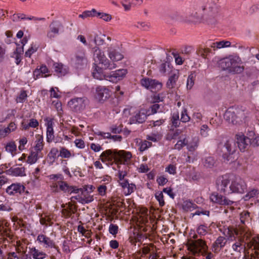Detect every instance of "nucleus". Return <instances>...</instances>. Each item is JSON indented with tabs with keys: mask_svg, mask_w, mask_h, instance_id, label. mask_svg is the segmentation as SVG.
<instances>
[{
	"mask_svg": "<svg viewBox=\"0 0 259 259\" xmlns=\"http://www.w3.org/2000/svg\"><path fill=\"white\" fill-rule=\"evenodd\" d=\"M153 104L150 107L151 113L155 114L157 112H162L164 106L162 104L153 103Z\"/></svg>",
	"mask_w": 259,
	"mask_h": 259,
	"instance_id": "nucleus-31",
	"label": "nucleus"
},
{
	"mask_svg": "<svg viewBox=\"0 0 259 259\" xmlns=\"http://www.w3.org/2000/svg\"><path fill=\"white\" fill-rule=\"evenodd\" d=\"M141 84L146 89L150 90L153 93L160 91L162 87L161 82L149 78H145L141 80Z\"/></svg>",
	"mask_w": 259,
	"mask_h": 259,
	"instance_id": "nucleus-8",
	"label": "nucleus"
},
{
	"mask_svg": "<svg viewBox=\"0 0 259 259\" xmlns=\"http://www.w3.org/2000/svg\"><path fill=\"white\" fill-rule=\"evenodd\" d=\"M252 246H253L254 249L255 250V253L258 255V251H259V236L254 237L252 239Z\"/></svg>",
	"mask_w": 259,
	"mask_h": 259,
	"instance_id": "nucleus-39",
	"label": "nucleus"
},
{
	"mask_svg": "<svg viewBox=\"0 0 259 259\" xmlns=\"http://www.w3.org/2000/svg\"><path fill=\"white\" fill-rule=\"evenodd\" d=\"M81 190H79V192H81V196L82 197V199L84 201H86L87 199H91L90 201L88 202V203L92 202L94 200L93 196L90 195L89 194L88 191L84 192L83 189L79 188Z\"/></svg>",
	"mask_w": 259,
	"mask_h": 259,
	"instance_id": "nucleus-35",
	"label": "nucleus"
},
{
	"mask_svg": "<svg viewBox=\"0 0 259 259\" xmlns=\"http://www.w3.org/2000/svg\"><path fill=\"white\" fill-rule=\"evenodd\" d=\"M37 50V48H34L33 47H31L25 53L26 57H30L31 55Z\"/></svg>",
	"mask_w": 259,
	"mask_h": 259,
	"instance_id": "nucleus-60",
	"label": "nucleus"
},
{
	"mask_svg": "<svg viewBox=\"0 0 259 259\" xmlns=\"http://www.w3.org/2000/svg\"><path fill=\"white\" fill-rule=\"evenodd\" d=\"M44 144H43V139L41 136H39V138L37 139V143L36 145L34 146V150L36 151V152L38 153L41 151V150L43 149Z\"/></svg>",
	"mask_w": 259,
	"mask_h": 259,
	"instance_id": "nucleus-36",
	"label": "nucleus"
},
{
	"mask_svg": "<svg viewBox=\"0 0 259 259\" xmlns=\"http://www.w3.org/2000/svg\"><path fill=\"white\" fill-rule=\"evenodd\" d=\"M38 125V122L35 119H31L28 124L27 127H36Z\"/></svg>",
	"mask_w": 259,
	"mask_h": 259,
	"instance_id": "nucleus-64",
	"label": "nucleus"
},
{
	"mask_svg": "<svg viewBox=\"0 0 259 259\" xmlns=\"http://www.w3.org/2000/svg\"><path fill=\"white\" fill-rule=\"evenodd\" d=\"M74 199L77 200L79 202L81 203V204L88 203V202L90 201V200H91L87 199L86 200V201H84L82 199L81 195L72 197L71 198V201H73Z\"/></svg>",
	"mask_w": 259,
	"mask_h": 259,
	"instance_id": "nucleus-56",
	"label": "nucleus"
},
{
	"mask_svg": "<svg viewBox=\"0 0 259 259\" xmlns=\"http://www.w3.org/2000/svg\"><path fill=\"white\" fill-rule=\"evenodd\" d=\"M88 103L89 100L85 97H77L71 99L68 105L72 111L77 113L83 111Z\"/></svg>",
	"mask_w": 259,
	"mask_h": 259,
	"instance_id": "nucleus-7",
	"label": "nucleus"
},
{
	"mask_svg": "<svg viewBox=\"0 0 259 259\" xmlns=\"http://www.w3.org/2000/svg\"><path fill=\"white\" fill-rule=\"evenodd\" d=\"M59 185V188L61 190L66 192V188H68V184L64 181H61L58 182Z\"/></svg>",
	"mask_w": 259,
	"mask_h": 259,
	"instance_id": "nucleus-59",
	"label": "nucleus"
},
{
	"mask_svg": "<svg viewBox=\"0 0 259 259\" xmlns=\"http://www.w3.org/2000/svg\"><path fill=\"white\" fill-rule=\"evenodd\" d=\"M97 16L100 17V18L106 22L110 21L112 19V17L110 14L104 13H98Z\"/></svg>",
	"mask_w": 259,
	"mask_h": 259,
	"instance_id": "nucleus-44",
	"label": "nucleus"
},
{
	"mask_svg": "<svg viewBox=\"0 0 259 259\" xmlns=\"http://www.w3.org/2000/svg\"><path fill=\"white\" fill-rule=\"evenodd\" d=\"M7 174L12 175L14 176H25V168L22 167H11L6 171Z\"/></svg>",
	"mask_w": 259,
	"mask_h": 259,
	"instance_id": "nucleus-24",
	"label": "nucleus"
},
{
	"mask_svg": "<svg viewBox=\"0 0 259 259\" xmlns=\"http://www.w3.org/2000/svg\"><path fill=\"white\" fill-rule=\"evenodd\" d=\"M27 97V94L25 91H23L21 93L17 99V102H23Z\"/></svg>",
	"mask_w": 259,
	"mask_h": 259,
	"instance_id": "nucleus-58",
	"label": "nucleus"
},
{
	"mask_svg": "<svg viewBox=\"0 0 259 259\" xmlns=\"http://www.w3.org/2000/svg\"><path fill=\"white\" fill-rule=\"evenodd\" d=\"M37 240L41 243H44V245H46V247H54L57 249V251H59L58 247L56 246L53 241L46 236L43 234H40L37 236Z\"/></svg>",
	"mask_w": 259,
	"mask_h": 259,
	"instance_id": "nucleus-21",
	"label": "nucleus"
},
{
	"mask_svg": "<svg viewBox=\"0 0 259 259\" xmlns=\"http://www.w3.org/2000/svg\"><path fill=\"white\" fill-rule=\"evenodd\" d=\"M236 137L237 140L235 142L237 147H238L240 151H244L249 145V143L250 142V138L246 137L243 135H236Z\"/></svg>",
	"mask_w": 259,
	"mask_h": 259,
	"instance_id": "nucleus-14",
	"label": "nucleus"
},
{
	"mask_svg": "<svg viewBox=\"0 0 259 259\" xmlns=\"http://www.w3.org/2000/svg\"><path fill=\"white\" fill-rule=\"evenodd\" d=\"M47 141L50 143L54 139V131L53 128L52 124L51 122H48V126H47Z\"/></svg>",
	"mask_w": 259,
	"mask_h": 259,
	"instance_id": "nucleus-30",
	"label": "nucleus"
},
{
	"mask_svg": "<svg viewBox=\"0 0 259 259\" xmlns=\"http://www.w3.org/2000/svg\"><path fill=\"white\" fill-rule=\"evenodd\" d=\"M104 35H96L94 39V43L97 46L102 45L104 42L103 37H105Z\"/></svg>",
	"mask_w": 259,
	"mask_h": 259,
	"instance_id": "nucleus-41",
	"label": "nucleus"
},
{
	"mask_svg": "<svg viewBox=\"0 0 259 259\" xmlns=\"http://www.w3.org/2000/svg\"><path fill=\"white\" fill-rule=\"evenodd\" d=\"M6 150L7 151H9L12 153L14 151L16 150V145L15 144L14 142H11L8 144L6 146Z\"/></svg>",
	"mask_w": 259,
	"mask_h": 259,
	"instance_id": "nucleus-45",
	"label": "nucleus"
},
{
	"mask_svg": "<svg viewBox=\"0 0 259 259\" xmlns=\"http://www.w3.org/2000/svg\"><path fill=\"white\" fill-rule=\"evenodd\" d=\"M157 182L159 185L163 186L167 183V180L163 176H161L157 179Z\"/></svg>",
	"mask_w": 259,
	"mask_h": 259,
	"instance_id": "nucleus-62",
	"label": "nucleus"
},
{
	"mask_svg": "<svg viewBox=\"0 0 259 259\" xmlns=\"http://www.w3.org/2000/svg\"><path fill=\"white\" fill-rule=\"evenodd\" d=\"M198 146V140L194 139L192 143L188 146V149L190 151H194Z\"/></svg>",
	"mask_w": 259,
	"mask_h": 259,
	"instance_id": "nucleus-43",
	"label": "nucleus"
},
{
	"mask_svg": "<svg viewBox=\"0 0 259 259\" xmlns=\"http://www.w3.org/2000/svg\"><path fill=\"white\" fill-rule=\"evenodd\" d=\"M30 253L34 259H44L47 254L43 252L39 251L35 248H32L30 250Z\"/></svg>",
	"mask_w": 259,
	"mask_h": 259,
	"instance_id": "nucleus-28",
	"label": "nucleus"
},
{
	"mask_svg": "<svg viewBox=\"0 0 259 259\" xmlns=\"http://www.w3.org/2000/svg\"><path fill=\"white\" fill-rule=\"evenodd\" d=\"M180 133L181 132L179 130H170L166 136V139L169 141L175 139L179 136Z\"/></svg>",
	"mask_w": 259,
	"mask_h": 259,
	"instance_id": "nucleus-33",
	"label": "nucleus"
},
{
	"mask_svg": "<svg viewBox=\"0 0 259 259\" xmlns=\"http://www.w3.org/2000/svg\"><path fill=\"white\" fill-rule=\"evenodd\" d=\"M110 96V92L105 87L99 86L96 89L95 98L100 102H103Z\"/></svg>",
	"mask_w": 259,
	"mask_h": 259,
	"instance_id": "nucleus-12",
	"label": "nucleus"
},
{
	"mask_svg": "<svg viewBox=\"0 0 259 259\" xmlns=\"http://www.w3.org/2000/svg\"><path fill=\"white\" fill-rule=\"evenodd\" d=\"M246 189V185L245 182L241 179H236L232 182L229 187V193H237L242 194Z\"/></svg>",
	"mask_w": 259,
	"mask_h": 259,
	"instance_id": "nucleus-9",
	"label": "nucleus"
},
{
	"mask_svg": "<svg viewBox=\"0 0 259 259\" xmlns=\"http://www.w3.org/2000/svg\"><path fill=\"white\" fill-rule=\"evenodd\" d=\"M58 152L59 151L57 148H53L51 150V151L49 152L48 156L51 159H53V160H54Z\"/></svg>",
	"mask_w": 259,
	"mask_h": 259,
	"instance_id": "nucleus-53",
	"label": "nucleus"
},
{
	"mask_svg": "<svg viewBox=\"0 0 259 259\" xmlns=\"http://www.w3.org/2000/svg\"><path fill=\"white\" fill-rule=\"evenodd\" d=\"M239 259H259V257H256L253 253L250 254L248 252L244 251L243 257Z\"/></svg>",
	"mask_w": 259,
	"mask_h": 259,
	"instance_id": "nucleus-57",
	"label": "nucleus"
},
{
	"mask_svg": "<svg viewBox=\"0 0 259 259\" xmlns=\"http://www.w3.org/2000/svg\"><path fill=\"white\" fill-rule=\"evenodd\" d=\"M147 119V115L145 112L141 111L137 113L135 116L132 117L130 119L131 123H142Z\"/></svg>",
	"mask_w": 259,
	"mask_h": 259,
	"instance_id": "nucleus-23",
	"label": "nucleus"
},
{
	"mask_svg": "<svg viewBox=\"0 0 259 259\" xmlns=\"http://www.w3.org/2000/svg\"><path fill=\"white\" fill-rule=\"evenodd\" d=\"M132 157V154L130 152L124 151H117L116 150H107L102 153L100 159L103 162L107 161L112 162L113 160L117 162L122 163V160L127 162Z\"/></svg>",
	"mask_w": 259,
	"mask_h": 259,
	"instance_id": "nucleus-4",
	"label": "nucleus"
},
{
	"mask_svg": "<svg viewBox=\"0 0 259 259\" xmlns=\"http://www.w3.org/2000/svg\"><path fill=\"white\" fill-rule=\"evenodd\" d=\"M195 204H193L191 202L186 201L184 202L182 205V207L185 211H188L189 210H191L192 208L193 209L195 208Z\"/></svg>",
	"mask_w": 259,
	"mask_h": 259,
	"instance_id": "nucleus-38",
	"label": "nucleus"
},
{
	"mask_svg": "<svg viewBox=\"0 0 259 259\" xmlns=\"http://www.w3.org/2000/svg\"><path fill=\"white\" fill-rule=\"evenodd\" d=\"M53 68L59 76H64L67 73V69L62 63H54Z\"/></svg>",
	"mask_w": 259,
	"mask_h": 259,
	"instance_id": "nucleus-25",
	"label": "nucleus"
},
{
	"mask_svg": "<svg viewBox=\"0 0 259 259\" xmlns=\"http://www.w3.org/2000/svg\"><path fill=\"white\" fill-rule=\"evenodd\" d=\"M188 23L197 24L200 23H204V18L202 14L199 12L193 11L188 14L183 19Z\"/></svg>",
	"mask_w": 259,
	"mask_h": 259,
	"instance_id": "nucleus-11",
	"label": "nucleus"
},
{
	"mask_svg": "<svg viewBox=\"0 0 259 259\" xmlns=\"http://www.w3.org/2000/svg\"><path fill=\"white\" fill-rule=\"evenodd\" d=\"M71 61L77 68H81L87 64V58L85 56V51L83 50L78 51L74 57L71 59Z\"/></svg>",
	"mask_w": 259,
	"mask_h": 259,
	"instance_id": "nucleus-10",
	"label": "nucleus"
},
{
	"mask_svg": "<svg viewBox=\"0 0 259 259\" xmlns=\"http://www.w3.org/2000/svg\"><path fill=\"white\" fill-rule=\"evenodd\" d=\"M151 145H152V143L151 142L145 141L144 142L142 143L140 145V151L143 152V151H145Z\"/></svg>",
	"mask_w": 259,
	"mask_h": 259,
	"instance_id": "nucleus-52",
	"label": "nucleus"
},
{
	"mask_svg": "<svg viewBox=\"0 0 259 259\" xmlns=\"http://www.w3.org/2000/svg\"><path fill=\"white\" fill-rule=\"evenodd\" d=\"M62 26V24L59 21H53L49 26L50 31L47 34L48 36L50 38L54 37L52 33L55 34H59V29Z\"/></svg>",
	"mask_w": 259,
	"mask_h": 259,
	"instance_id": "nucleus-20",
	"label": "nucleus"
},
{
	"mask_svg": "<svg viewBox=\"0 0 259 259\" xmlns=\"http://www.w3.org/2000/svg\"><path fill=\"white\" fill-rule=\"evenodd\" d=\"M107 52L109 57L113 62L120 61L123 58V55L113 47H109Z\"/></svg>",
	"mask_w": 259,
	"mask_h": 259,
	"instance_id": "nucleus-18",
	"label": "nucleus"
},
{
	"mask_svg": "<svg viewBox=\"0 0 259 259\" xmlns=\"http://www.w3.org/2000/svg\"><path fill=\"white\" fill-rule=\"evenodd\" d=\"M154 93L155 94L151 96V102L152 103H158L163 101V97H160V94Z\"/></svg>",
	"mask_w": 259,
	"mask_h": 259,
	"instance_id": "nucleus-40",
	"label": "nucleus"
},
{
	"mask_svg": "<svg viewBox=\"0 0 259 259\" xmlns=\"http://www.w3.org/2000/svg\"><path fill=\"white\" fill-rule=\"evenodd\" d=\"M93 50L94 60L96 62H98L105 55L98 47H95L93 48Z\"/></svg>",
	"mask_w": 259,
	"mask_h": 259,
	"instance_id": "nucleus-27",
	"label": "nucleus"
},
{
	"mask_svg": "<svg viewBox=\"0 0 259 259\" xmlns=\"http://www.w3.org/2000/svg\"><path fill=\"white\" fill-rule=\"evenodd\" d=\"M99 65H101V67L97 66L96 64H94L95 68L97 66L102 69L112 70L116 67V65L113 61L110 62L105 56L102 57L100 60L98 62Z\"/></svg>",
	"mask_w": 259,
	"mask_h": 259,
	"instance_id": "nucleus-16",
	"label": "nucleus"
},
{
	"mask_svg": "<svg viewBox=\"0 0 259 259\" xmlns=\"http://www.w3.org/2000/svg\"><path fill=\"white\" fill-rule=\"evenodd\" d=\"M85 12L87 17L97 16V13H98L95 9H93L91 11H87Z\"/></svg>",
	"mask_w": 259,
	"mask_h": 259,
	"instance_id": "nucleus-63",
	"label": "nucleus"
},
{
	"mask_svg": "<svg viewBox=\"0 0 259 259\" xmlns=\"http://www.w3.org/2000/svg\"><path fill=\"white\" fill-rule=\"evenodd\" d=\"M71 155V153L68 149L64 147H61L58 156H60L62 158H69Z\"/></svg>",
	"mask_w": 259,
	"mask_h": 259,
	"instance_id": "nucleus-37",
	"label": "nucleus"
},
{
	"mask_svg": "<svg viewBox=\"0 0 259 259\" xmlns=\"http://www.w3.org/2000/svg\"><path fill=\"white\" fill-rule=\"evenodd\" d=\"M230 184V180L226 176H221L219 177L216 181L218 190L220 192H223L225 194H229V187L228 185Z\"/></svg>",
	"mask_w": 259,
	"mask_h": 259,
	"instance_id": "nucleus-13",
	"label": "nucleus"
},
{
	"mask_svg": "<svg viewBox=\"0 0 259 259\" xmlns=\"http://www.w3.org/2000/svg\"><path fill=\"white\" fill-rule=\"evenodd\" d=\"M178 77L179 75L176 73H174L171 75L169 77L168 81L166 83L167 88L169 89H171L175 88Z\"/></svg>",
	"mask_w": 259,
	"mask_h": 259,
	"instance_id": "nucleus-26",
	"label": "nucleus"
},
{
	"mask_svg": "<svg viewBox=\"0 0 259 259\" xmlns=\"http://www.w3.org/2000/svg\"><path fill=\"white\" fill-rule=\"evenodd\" d=\"M227 242V239L223 236L219 237L212 244V250L214 253H218L225 246Z\"/></svg>",
	"mask_w": 259,
	"mask_h": 259,
	"instance_id": "nucleus-19",
	"label": "nucleus"
},
{
	"mask_svg": "<svg viewBox=\"0 0 259 259\" xmlns=\"http://www.w3.org/2000/svg\"><path fill=\"white\" fill-rule=\"evenodd\" d=\"M127 73V70L124 69H118L112 71L109 74H104L101 68L96 66L92 72L93 76L99 80L105 79L113 82H116L121 80Z\"/></svg>",
	"mask_w": 259,
	"mask_h": 259,
	"instance_id": "nucleus-3",
	"label": "nucleus"
},
{
	"mask_svg": "<svg viewBox=\"0 0 259 259\" xmlns=\"http://www.w3.org/2000/svg\"><path fill=\"white\" fill-rule=\"evenodd\" d=\"M25 187L20 183H14L8 187L6 192L9 195H14L16 193L21 194L24 192Z\"/></svg>",
	"mask_w": 259,
	"mask_h": 259,
	"instance_id": "nucleus-17",
	"label": "nucleus"
},
{
	"mask_svg": "<svg viewBox=\"0 0 259 259\" xmlns=\"http://www.w3.org/2000/svg\"><path fill=\"white\" fill-rule=\"evenodd\" d=\"M258 194V191L256 189H253L249 191L245 196L244 197V199L245 201L248 200L251 198L254 197L256 195Z\"/></svg>",
	"mask_w": 259,
	"mask_h": 259,
	"instance_id": "nucleus-47",
	"label": "nucleus"
},
{
	"mask_svg": "<svg viewBox=\"0 0 259 259\" xmlns=\"http://www.w3.org/2000/svg\"><path fill=\"white\" fill-rule=\"evenodd\" d=\"M217 49H221L225 47H230L231 42L229 41H221L216 42Z\"/></svg>",
	"mask_w": 259,
	"mask_h": 259,
	"instance_id": "nucleus-49",
	"label": "nucleus"
},
{
	"mask_svg": "<svg viewBox=\"0 0 259 259\" xmlns=\"http://www.w3.org/2000/svg\"><path fill=\"white\" fill-rule=\"evenodd\" d=\"M215 162L216 161L214 158L212 156H208L203 160L204 166L207 168H211L214 166Z\"/></svg>",
	"mask_w": 259,
	"mask_h": 259,
	"instance_id": "nucleus-29",
	"label": "nucleus"
},
{
	"mask_svg": "<svg viewBox=\"0 0 259 259\" xmlns=\"http://www.w3.org/2000/svg\"><path fill=\"white\" fill-rule=\"evenodd\" d=\"M219 7L218 0H209L202 6L204 23L211 26L217 24Z\"/></svg>",
	"mask_w": 259,
	"mask_h": 259,
	"instance_id": "nucleus-1",
	"label": "nucleus"
},
{
	"mask_svg": "<svg viewBox=\"0 0 259 259\" xmlns=\"http://www.w3.org/2000/svg\"><path fill=\"white\" fill-rule=\"evenodd\" d=\"M190 246L196 249H200L205 250L207 249V246L205 241L202 239L191 240L190 242Z\"/></svg>",
	"mask_w": 259,
	"mask_h": 259,
	"instance_id": "nucleus-22",
	"label": "nucleus"
},
{
	"mask_svg": "<svg viewBox=\"0 0 259 259\" xmlns=\"http://www.w3.org/2000/svg\"><path fill=\"white\" fill-rule=\"evenodd\" d=\"M237 150V145L235 141L228 140L222 141L218 145L217 152L222 155L225 161L232 162L235 158L233 156Z\"/></svg>",
	"mask_w": 259,
	"mask_h": 259,
	"instance_id": "nucleus-2",
	"label": "nucleus"
},
{
	"mask_svg": "<svg viewBox=\"0 0 259 259\" xmlns=\"http://www.w3.org/2000/svg\"><path fill=\"white\" fill-rule=\"evenodd\" d=\"M118 230V227L116 225H114L112 224H110L109 228V231L110 233L113 235H115L117 233Z\"/></svg>",
	"mask_w": 259,
	"mask_h": 259,
	"instance_id": "nucleus-50",
	"label": "nucleus"
},
{
	"mask_svg": "<svg viewBox=\"0 0 259 259\" xmlns=\"http://www.w3.org/2000/svg\"><path fill=\"white\" fill-rule=\"evenodd\" d=\"M194 84V79L192 74L189 75L187 78V88L190 90Z\"/></svg>",
	"mask_w": 259,
	"mask_h": 259,
	"instance_id": "nucleus-48",
	"label": "nucleus"
},
{
	"mask_svg": "<svg viewBox=\"0 0 259 259\" xmlns=\"http://www.w3.org/2000/svg\"><path fill=\"white\" fill-rule=\"evenodd\" d=\"M106 189L107 188L105 185H100L98 188L99 194L102 196L104 195L106 193Z\"/></svg>",
	"mask_w": 259,
	"mask_h": 259,
	"instance_id": "nucleus-61",
	"label": "nucleus"
},
{
	"mask_svg": "<svg viewBox=\"0 0 259 259\" xmlns=\"http://www.w3.org/2000/svg\"><path fill=\"white\" fill-rule=\"evenodd\" d=\"M249 145L253 146L256 147L259 146V136L255 137L253 138H250Z\"/></svg>",
	"mask_w": 259,
	"mask_h": 259,
	"instance_id": "nucleus-55",
	"label": "nucleus"
},
{
	"mask_svg": "<svg viewBox=\"0 0 259 259\" xmlns=\"http://www.w3.org/2000/svg\"><path fill=\"white\" fill-rule=\"evenodd\" d=\"M79 190H81L79 188H77L75 186H70L68 185V188H66V192L69 193H77L79 192Z\"/></svg>",
	"mask_w": 259,
	"mask_h": 259,
	"instance_id": "nucleus-51",
	"label": "nucleus"
},
{
	"mask_svg": "<svg viewBox=\"0 0 259 259\" xmlns=\"http://www.w3.org/2000/svg\"><path fill=\"white\" fill-rule=\"evenodd\" d=\"M207 228L204 225H200L197 229V232L199 235L204 236L207 233Z\"/></svg>",
	"mask_w": 259,
	"mask_h": 259,
	"instance_id": "nucleus-46",
	"label": "nucleus"
},
{
	"mask_svg": "<svg viewBox=\"0 0 259 259\" xmlns=\"http://www.w3.org/2000/svg\"><path fill=\"white\" fill-rule=\"evenodd\" d=\"M240 62L239 57L227 58L220 61L219 66L222 70H228L229 72L239 74L244 70V66H241Z\"/></svg>",
	"mask_w": 259,
	"mask_h": 259,
	"instance_id": "nucleus-5",
	"label": "nucleus"
},
{
	"mask_svg": "<svg viewBox=\"0 0 259 259\" xmlns=\"http://www.w3.org/2000/svg\"><path fill=\"white\" fill-rule=\"evenodd\" d=\"M224 117L229 123L236 124L242 121V119L245 117V114L240 108L231 107L226 110Z\"/></svg>",
	"mask_w": 259,
	"mask_h": 259,
	"instance_id": "nucleus-6",
	"label": "nucleus"
},
{
	"mask_svg": "<svg viewBox=\"0 0 259 259\" xmlns=\"http://www.w3.org/2000/svg\"><path fill=\"white\" fill-rule=\"evenodd\" d=\"M250 220V213L248 211H244L241 213L240 221L242 224H244L246 222H249Z\"/></svg>",
	"mask_w": 259,
	"mask_h": 259,
	"instance_id": "nucleus-34",
	"label": "nucleus"
},
{
	"mask_svg": "<svg viewBox=\"0 0 259 259\" xmlns=\"http://www.w3.org/2000/svg\"><path fill=\"white\" fill-rule=\"evenodd\" d=\"M38 159V153L34 151H31L30 154L28 156L27 162L30 164H33L35 163Z\"/></svg>",
	"mask_w": 259,
	"mask_h": 259,
	"instance_id": "nucleus-32",
	"label": "nucleus"
},
{
	"mask_svg": "<svg viewBox=\"0 0 259 259\" xmlns=\"http://www.w3.org/2000/svg\"><path fill=\"white\" fill-rule=\"evenodd\" d=\"M155 197L156 199L159 201L160 206H162L164 205L165 203L163 199V195L162 192H158L156 193Z\"/></svg>",
	"mask_w": 259,
	"mask_h": 259,
	"instance_id": "nucleus-42",
	"label": "nucleus"
},
{
	"mask_svg": "<svg viewBox=\"0 0 259 259\" xmlns=\"http://www.w3.org/2000/svg\"><path fill=\"white\" fill-rule=\"evenodd\" d=\"M190 119V117L187 114V110L185 109L182 112L181 120L183 122H186L189 121Z\"/></svg>",
	"mask_w": 259,
	"mask_h": 259,
	"instance_id": "nucleus-54",
	"label": "nucleus"
},
{
	"mask_svg": "<svg viewBox=\"0 0 259 259\" xmlns=\"http://www.w3.org/2000/svg\"><path fill=\"white\" fill-rule=\"evenodd\" d=\"M210 199L214 203L219 204L220 205H231L233 203V201H231L225 197L218 193H213L210 197Z\"/></svg>",
	"mask_w": 259,
	"mask_h": 259,
	"instance_id": "nucleus-15",
	"label": "nucleus"
}]
</instances>
